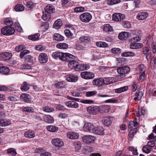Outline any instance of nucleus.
<instances>
[{"instance_id": "1", "label": "nucleus", "mask_w": 156, "mask_h": 156, "mask_svg": "<svg viewBox=\"0 0 156 156\" xmlns=\"http://www.w3.org/2000/svg\"><path fill=\"white\" fill-rule=\"evenodd\" d=\"M91 14L87 12H84L81 14L80 16V19L82 22L85 23H89L92 19Z\"/></svg>"}, {"instance_id": "25", "label": "nucleus", "mask_w": 156, "mask_h": 156, "mask_svg": "<svg viewBox=\"0 0 156 156\" xmlns=\"http://www.w3.org/2000/svg\"><path fill=\"white\" fill-rule=\"evenodd\" d=\"M25 136L27 138H31L35 137L34 132L32 130L27 131L24 133Z\"/></svg>"}, {"instance_id": "9", "label": "nucleus", "mask_w": 156, "mask_h": 156, "mask_svg": "<svg viewBox=\"0 0 156 156\" xmlns=\"http://www.w3.org/2000/svg\"><path fill=\"white\" fill-rule=\"evenodd\" d=\"M94 127L92 123L90 122H86L84 124L83 128L85 131L92 133L93 128Z\"/></svg>"}, {"instance_id": "36", "label": "nucleus", "mask_w": 156, "mask_h": 156, "mask_svg": "<svg viewBox=\"0 0 156 156\" xmlns=\"http://www.w3.org/2000/svg\"><path fill=\"white\" fill-rule=\"evenodd\" d=\"M40 36L39 33H37L32 35H30L28 36V38L32 41H36L38 40Z\"/></svg>"}, {"instance_id": "26", "label": "nucleus", "mask_w": 156, "mask_h": 156, "mask_svg": "<svg viewBox=\"0 0 156 156\" xmlns=\"http://www.w3.org/2000/svg\"><path fill=\"white\" fill-rule=\"evenodd\" d=\"M129 33L126 32H122L119 34L118 37L120 40L126 39L129 37Z\"/></svg>"}, {"instance_id": "18", "label": "nucleus", "mask_w": 156, "mask_h": 156, "mask_svg": "<svg viewBox=\"0 0 156 156\" xmlns=\"http://www.w3.org/2000/svg\"><path fill=\"white\" fill-rule=\"evenodd\" d=\"M116 79L113 77H105L103 79V83L108 84L116 81Z\"/></svg>"}, {"instance_id": "50", "label": "nucleus", "mask_w": 156, "mask_h": 156, "mask_svg": "<svg viewBox=\"0 0 156 156\" xmlns=\"http://www.w3.org/2000/svg\"><path fill=\"white\" fill-rule=\"evenodd\" d=\"M24 6L21 4L17 5L14 8L15 10L16 11H22L24 10Z\"/></svg>"}, {"instance_id": "52", "label": "nucleus", "mask_w": 156, "mask_h": 156, "mask_svg": "<svg viewBox=\"0 0 156 156\" xmlns=\"http://www.w3.org/2000/svg\"><path fill=\"white\" fill-rule=\"evenodd\" d=\"M66 84L65 82L63 81H61L58 82V83L55 84V86L58 88H61V87H65Z\"/></svg>"}, {"instance_id": "49", "label": "nucleus", "mask_w": 156, "mask_h": 156, "mask_svg": "<svg viewBox=\"0 0 156 156\" xmlns=\"http://www.w3.org/2000/svg\"><path fill=\"white\" fill-rule=\"evenodd\" d=\"M96 45L97 46L100 48H105L108 46V44L107 43L104 42L102 41L97 42Z\"/></svg>"}, {"instance_id": "3", "label": "nucleus", "mask_w": 156, "mask_h": 156, "mask_svg": "<svg viewBox=\"0 0 156 156\" xmlns=\"http://www.w3.org/2000/svg\"><path fill=\"white\" fill-rule=\"evenodd\" d=\"M130 71V68L128 66L120 67L118 68L117 71L119 74H120L121 77H124L125 74L127 73Z\"/></svg>"}, {"instance_id": "27", "label": "nucleus", "mask_w": 156, "mask_h": 156, "mask_svg": "<svg viewBox=\"0 0 156 156\" xmlns=\"http://www.w3.org/2000/svg\"><path fill=\"white\" fill-rule=\"evenodd\" d=\"M92 83L94 85L101 86L103 83V79L101 78L95 79L93 80Z\"/></svg>"}, {"instance_id": "12", "label": "nucleus", "mask_w": 156, "mask_h": 156, "mask_svg": "<svg viewBox=\"0 0 156 156\" xmlns=\"http://www.w3.org/2000/svg\"><path fill=\"white\" fill-rule=\"evenodd\" d=\"M51 143L53 145L58 147H61L64 145L63 141L59 138L53 139L51 141Z\"/></svg>"}, {"instance_id": "62", "label": "nucleus", "mask_w": 156, "mask_h": 156, "mask_svg": "<svg viewBox=\"0 0 156 156\" xmlns=\"http://www.w3.org/2000/svg\"><path fill=\"white\" fill-rule=\"evenodd\" d=\"M111 52L112 53L114 54L120 53L121 52V49L119 48H114L111 49Z\"/></svg>"}, {"instance_id": "5", "label": "nucleus", "mask_w": 156, "mask_h": 156, "mask_svg": "<svg viewBox=\"0 0 156 156\" xmlns=\"http://www.w3.org/2000/svg\"><path fill=\"white\" fill-rule=\"evenodd\" d=\"M62 56L61 60L64 61H68L72 59H74L76 58L75 56L68 53L62 52Z\"/></svg>"}, {"instance_id": "13", "label": "nucleus", "mask_w": 156, "mask_h": 156, "mask_svg": "<svg viewBox=\"0 0 156 156\" xmlns=\"http://www.w3.org/2000/svg\"><path fill=\"white\" fill-rule=\"evenodd\" d=\"M99 112L101 113H107L110 110V107L108 105H104L98 107Z\"/></svg>"}, {"instance_id": "30", "label": "nucleus", "mask_w": 156, "mask_h": 156, "mask_svg": "<svg viewBox=\"0 0 156 156\" xmlns=\"http://www.w3.org/2000/svg\"><path fill=\"white\" fill-rule=\"evenodd\" d=\"M62 52L58 51L54 52L52 54V57L55 59H59L61 60V57L62 55Z\"/></svg>"}, {"instance_id": "23", "label": "nucleus", "mask_w": 156, "mask_h": 156, "mask_svg": "<svg viewBox=\"0 0 156 156\" xmlns=\"http://www.w3.org/2000/svg\"><path fill=\"white\" fill-rule=\"evenodd\" d=\"M90 68V65L88 64H79L77 71H82L85 70H87L89 69Z\"/></svg>"}, {"instance_id": "51", "label": "nucleus", "mask_w": 156, "mask_h": 156, "mask_svg": "<svg viewBox=\"0 0 156 156\" xmlns=\"http://www.w3.org/2000/svg\"><path fill=\"white\" fill-rule=\"evenodd\" d=\"M135 55L134 52H127L123 53L121 54V55L124 57H133Z\"/></svg>"}, {"instance_id": "6", "label": "nucleus", "mask_w": 156, "mask_h": 156, "mask_svg": "<svg viewBox=\"0 0 156 156\" xmlns=\"http://www.w3.org/2000/svg\"><path fill=\"white\" fill-rule=\"evenodd\" d=\"M124 15L121 13H115L112 16V19L116 22H120L125 19Z\"/></svg>"}, {"instance_id": "58", "label": "nucleus", "mask_w": 156, "mask_h": 156, "mask_svg": "<svg viewBox=\"0 0 156 156\" xmlns=\"http://www.w3.org/2000/svg\"><path fill=\"white\" fill-rule=\"evenodd\" d=\"M74 11L76 12H81L85 11V8L83 7H77L74 9Z\"/></svg>"}, {"instance_id": "29", "label": "nucleus", "mask_w": 156, "mask_h": 156, "mask_svg": "<svg viewBox=\"0 0 156 156\" xmlns=\"http://www.w3.org/2000/svg\"><path fill=\"white\" fill-rule=\"evenodd\" d=\"M62 21L60 19H58L54 23L53 27L55 29H58L62 27Z\"/></svg>"}, {"instance_id": "47", "label": "nucleus", "mask_w": 156, "mask_h": 156, "mask_svg": "<svg viewBox=\"0 0 156 156\" xmlns=\"http://www.w3.org/2000/svg\"><path fill=\"white\" fill-rule=\"evenodd\" d=\"M8 153L9 156H15L16 153L15 149L13 148H10L8 150Z\"/></svg>"}, {"instance_id": "63", "label": "nucleus", "mask_w": 156, "mask_h": 156, "mask_svg": "<svg viewBox=\"0 0 156 156\" xmlns=\"http://www.w3.org/2000/svg\"><path fill=\"white\" fill-rule=\"evenodd\" d=\"M75 48L78 50H81L84 49V47L82 45L79 44H76L75 45Z\"/></svg>"}, {"instance_id": "39", "label": "nucleus", "mask_w": 156, "mask_h": 156, "mask_svg": "<svg viewBox=\"0 0 156 156\" xmlns=\"http://www.w3.org/2000/svg\"><path fill=\"white\" fill-rule=\"evenodd\" d=\"M47 129L49 131L53 132L58 130V128L57 127L53 125L47 126Z\"/></svg>"}, {"instance_id": "45", "label": "nucleus", "mask_w": 156, "mask_h": 156, "mask_svg": "<svg viewBox=\"0 0 156 156\" xmlns=\"http://www.w3.org/2000/svg\"><path fill=\"white\" fill-rule=\"evenodd\" d=\"M142 150L146 154H149L151 152V148L147 145H146L143 147Z\"/></svg>"}, {"instance_id": "8", "label": "nucleus", "mask_w": 156, "mask_h": 156, "mask_svg": "<svg viewBox=\"0 0 156 156\" xmlns=\"http://www.w3.org/2000/svg\"><path fill=\"white\" fill-rule=\"evenodd\" d=\"M79 63L73 60L70 61L68 63V67L71 69H74L77 71Z\"/></svg>"}, {"instance_id": "60", "label": "nucleus", "mask_w": 156, "mask_h": 156, "mask_svg": "<svg viewBox=\"0 0 156 156\" xmlns=\"http://www.w3.org/2000/svg\"><path fill=\"white\" fill-rule=\"evenodd\" d=\"M64 33L66 36L70 38L73 36V34L71 32L70 30L69 29L65 30L64 31Z\"/></svg>"}, {"instance_id": "55", "label": "nucleus", "mask_w": 156, "mask_h": 156, "mask_svg": "<svg viewBox=\"0 0 156 156\" xmlns=\"http://www.w3.org/2000/svg\"><path fill=\"white\" fill-rule=\"evenodd\" d=\"M122 25L124 28H130L131 27V24L129 21H125L123 22Z\"/></svg>"}, {"instance_id": "41", "label": "nucleus", "mask_w": 156, "mask_h": 156, "mask_svg": "<svg viewBox=\"0 0 156 156\" xmlns=\"http://www.w3.org/2000/svg\"><path fill=\"white\" fill-rule=\"evenodd\" d=\"M54 39L58 41H61L64 40V37L61 36L60 34L55 33L53 35Z\"/></svg>"}, {"instance_id": "38", "label": "nucleus", "mask_w": 156, "mask_h": 156, "mask_svg": "<svg viewBox=\"0 0 156 156\" xmlns=\"http://www.w3.org/2000/svg\"><path fill=\"white\" fill-rule=\"evenodd\" d=\"M57 48L61 49H66L68 48V45L66 43H60L56 45Z\"/></svg>"}, {"instance_id": "31", "label": "nucleus", "mask_w": 156, "mask_h": 156, "mask_svg": "<svg viewBox=\"0 0 156 156\" xmlns=\"http://www.w3.org/2000/svg\"><path fill=\"white\" fill-rule=\"evenodd\" d=\"M103 123L106 126H110L111 123V117H104L102 119Z\"/></svg>"}, {"instance_id": "54", "label": "nucleus", "mask_w": 156, "mask_h": 156, "mask_svg": "<svg viewBox=\"0 0 156 156\" xmlns=\"http://www.w3.org/2000/svg\"><path fill=\"white\" fill-rule=\"evenodd\" d=\"M4 23L5 25L11 26L12 25V19L10 18H7L5 19Z\"/></svg>"}, {"instance_id": "7", "label": "nucleus", "mask_w": 156, "mask_h": 156, "mask_svg": "<svg viewBox=\"0 0 156 156\" xmlns=\"http://www.w3.org/2000/svg\"><path fill=\"white\" fill-rule=\"evenodd\" d=\"M88 112L90 114L96 115L99 112L98 107L92 106L87 108Z\"/></svg>"}, {"instance_id": "37", "label": "nucleus", "mask_w": 156, "mask_h": 156, "mask_svg": "<svg viewBox=\"0 0 156 156\" xmlns=\"http://www.w3.org/2000/svg\"><path fill=\"white\" fill-rule=\"evenodd\" d=\"M21 99L26 102H28L30 100V98L29 94H23L20 96Z\"/></svg>"}, {"instance_id": "34", "label": "nucleus", "mask_w": 156, "mask_h": 156, "mask_svg": "<svg viewBox=\"0 0 156 156\" xmlns=\"http://www.w3.org/2000/svg\"><path fill=\"white\" fill-rule=\"evenodd\" d=\"M44 118L45 122L48 123H51L54 122L53 118L50 115H46Z\"/></svg>"}, {"instance_id": "24", "label": "nucleus", "mask_w": 156, "mask_h": 156, "mask_svg": "<svg viewBox=\"0 0 156 156\" xmlns=\"http://www.w3.org/2000/svg\"><path fill=\"white\" fill-rule=\"evenodd\" d=\"M143 47V44L141 43H131L130 48L132 49H137Z\"/></svg>"}, {"instance_id": "15", "label": "nucleus", "mask_w": 156, "mask_h": 156, "mask_svg": "<svg viewBox=\"0 0 156 156\" xmlns=\"http://www.w3.org/2000/svg\"><path fill=\"white\" fill-rule=\"evenodd\" d=\"M92 133L98 135H102L104 134V129L101 127H94L93 128Z\"/></svg>"}, {"instance_id": "35", "label": "nucleus", "mask_w": 156, "mask_h": 156, "mask_svg": "<svg viewBox=\"0 0 156 156\" xmlns=\"http://www.w3.org/2000/svg\"><path fill=\"white\" fill-rule=\"evenodd\" d=\"M9 72V69L7 67L2 66L0 68V73L2 74H7Z\"/></svg>"}, {"instance_id": "48", "label": "nucleus", "mask_w": 156, "mask_h": 156, "mask_svg": "<svg viewBox=\"0 0 156 156\" xmlns=\"http://www.w3.org/2000/svg\"><path fill=\"white\" fill-rule=\"evenodd\" d=\"M51 15L49 13L43 14L42 18L43 20L45 21H48L51 18Z\"/></svg>"}, {"instance_id": "40", "label": "nucleus", "mask_w": 156, "mask_h": 156, "mask_svg": "<svg viewBox=\"0 0 156 156\" xmlns=\"http://www.w3.org/2000/svg\"><path fill=\"white\" fill-rule=\"evenodd\" d=\"M79 40L81 42L86 43L89 42L90 39L88 36H82L80 37Z\"/></svg>"}, {"instance_id": "2", "label": "nucleus", "mask_w": 156, "mask_h": 156, "mask_svg": "<svg viewBox=\"0 0 156 156\" xmlns=\"http://www.w3.org/2000/svg\"><path fill=\"white\" fill-rule=\"evenodd\" d=\"M15 30L13 28L8 26L5 27L1 30L2 34L5 35L13 34Z\"/></svg>"}, {"instance_id": "43", "label": "nucleus", "mask_w": 156, "mask_h": 156, "mask_svg": "<svg viewBox=\"0 0 156 156\" xmlns=\"http://www.w3.org/2000/svg\"><path fill=\"white\" fill-rule=\"evenodd\" d=\"M103 30L106 32H110L112 30L113 28L109 24H106L104 25Z\"/></svg>"}, {"instance_id": "56", "label": "nucleus", "mask_w": 156, "mask_h": 156, "mask_svg": "<svg viewBox=\"0 0 156 156\" xmlns=\"http://www.w3.org/2000/svg\"><path fill=\"white\" fill-rule=\"evenodd\" d=\"M29 51L27 50H24L22 51L20 53V57L21 58H23V57L29 53Z\"/></svg>"}, {"instance_id": "32", "label": "nucleus", "mask_w": 156, "mask_h": 156, "mask_svg": "<svg viewBox=\"0 0 156 156\" xmlns=\"http://www.w3.org/2000/svg\"><path fill=\"white\" fill-rule=\"evenodd\" d=\"M143 95V94L142 91H137L135 94V97L134 100L135 101H140L141 98Z\"/></svg>"}, {"instance_id": "28", "label": "nucleus", "mask_w": 156, "mask_h": 156, "mask_svg": "<svg viewBox=\"0 0 156 156\" xmlns=\"http://www.w3.org/2000/svg\"><path fill=\"white\" fill-rule=\"evenodd\" d=\"M11 123V122L9 119H0V126H6L10 125Z\"/></svg>"}, {"instance_id": "53", "label": "nucleus", "mask_w": 156, "mask_h": 156, "mask_svg": "<svg viewBox=\"0 0 156 156\" xmlns=\"http://www.w3.org/2000/svg\"><path fill=\"white\" fill-rule=\"evenodd\" d=\"M45 48V46L43 44H38L35 47V49L39 51H42L44 50Z\"/></svg>"}, {"instance_id": "21", "label": "nucleus", "mask_w": 156, "mask_h": 156, "mask_svg": "<svg viewBox=\"0 0 156 156\" xmlns=\"http://www.w3.org/2000/svg\"><path fill=\"white\" fill-rule=\"evenodd\" d=\"M1 55L3 60L4 61L9 60L12 56V53L7 52L2 53Z\"/></svg>"}, {"instance_id": "57", "label": "nucleus", "mask_w": 156, "mask_h": 156, "mask_svg": "<svg viewBox=\"0 0 156 156\" xmlns=\"http://www.w3.org/2000/svg\"><path fill=\"white\" fill-rule=\"evenodd\" d=\"M43 111L47 112H50L54 111V109L52 108H50L48 107H43Z\"/></svg>"}, {"instance_id": "59", "label": "nucleus", "mask_w": 156, "mask_h": 156, "mask_svg": "<svg viewBox=\"0 0 156 156\" xmlns=\"http://www.w3.org/2000/svg\"><path fill=\"white\" fill-rule=\"evenodd\" d=\"M34 110V109L32 107H25L23 109V112H33Z\"/></svg>"}, {"instance_id": "4", "label": "nucleus", "mask_w": 156, "mask_h": 156, "mask_svg": "<svg viewBox=\"0 0 156 156\" xmlns=\"http://www.w3.org/2000/svg\"><path fill=\"white\" fill-rule=\"evenodd\" d=\"M80 75L82 78L86 80L93 79L94 77V74L92 73L87 71H83L80 73Z\"/></svg>"}, {"instance_id": "11", "label": "nucleus", "mask_w": 156, "mask_h": 156, "mask_svg": "<svg viewBox=\"0 0 156 156\" xmlns=\"http://www.w3.org/2000/svg\"><path fill=\"white\" fill-rule=\"evenodd\" d=\"M65 79L69 82H75L78 80V77L75 75H69L65 76Z\"/></svg>"}, {"instance_id": "20", "label": "nucleus", "mask_w": 156, "mask_h": 156, "mask_svg": "<svg viewBox=\"0 0 156 156\" xmlns=\"http://www.w3.org/2000/svg\"><path fill=\"white\" fill-rule=\"evenodd\" d=\"M143 53L146 55V58H150L151 57V52L150 48L148 47H145L143 49Z\"/></svg>"}, {"instance_id": "10", "label": "nucleus", "mask_w": 156, "mask_h": 156, "mask_svg": "<svg viewBox=\"0 0 156 156\" xmlns=\"http://www.w3.org/2000/svg\"><path fill=\"white\" fill-rule=\"evenodd\" d=\"M83 142L86 143H91L94 141L95 138L94 137L91 135L85 136L82 139Z\"/></svg>"}, {"instance_id": "16", "label": "nucleus", "mask_w": 156, "mask_h": 156, "mask_svg": "<svg viewBox=\"0 0 156 156\" xmlns=\"http://www.w3.org/2000/svg\"><path fill=\"white\" fill-rule=\"evenodd\" d=\"M67 136L68 138L71 139H77L79 138V135L76 133L73 132H68Z\"/></svg>"}, {"instance_id": "17", "label": "nucleus", "mask_w": 156, "mask_h": 156, "mask_svg": "<svg viewBox=\"0 0 156 156\" xmlns=\"http://www.w3.org/2000/svg\"><path fill=\"white\" fill-rule=\"evenodd\" d=\"M44 10L45 12L49 14L54 13L55 10L54 6L50 4L46 5L44 8Z\"/></svg>"}, {"instance_id": "14", "label": "nucleus", "mask_w": 156, "mask_h": 156, "mask_svg": "<svg viewBox=\"0 0 156 156\" xmlns=\"http://www.w3.org/2000/svg\"><path fill=\"white\" fill-rule=\"evenodd\" d=\"M39 59L41 63H46L48 61L47 55L45 53H42L39 55Z\"/></svg>"}, {"instance_id": "33", "label": "nucleus", "mask_w": 156, "mask_h": 156, "mask_svg": "<svg viewBox=\"0 0 156 156\" xmlns=\"http://www.w3.org/2000/svg\"><path fill=\"white\" fill-rule=\"evenodd\" d=\"M29 84L26 82H23L21 87V89L22 91H27L29 89Z\"/></svg>"}, {"instance_id": "61", "label": "nucleus", "mask_w": 156, "mask_h": 156, "mask_svg": "<svg viewBox=\"0 0 156 156\" xmlns=\"http://www.w3.org/2000/svg\"><path fill=\"white\" fill-rule=\"evenodd\" d=\"M49 27V24L47 22L44 23L43 25L41 26V28L43 29L44 31L47 30Z\"/></svg>"}, {"instance_id": "46", "label": "nucleus", "mask_w": 156, "mask_h": 156, "mask_svg": "<svg viewBox=\"0 0 156 156\" xmlns=\"http://www.w3.org/2000/svg\"><path fill=\"white\" fill-rule=\"evenodd\" d=\"M121 2V0H107V3L109 5H112L118 4Z\"/></svg>"}, {"instance_id": "44", "label": "nucleus", "mask_w": 156, "mask_h": 156, "mask_svg": "<svg viewBox=\"0 0 156 156\" xmlns=\"http://www.w3.org/2000/svg\"><path fill=\"white\" fill-rule=\"evenodd\" d=\"M138 123L136 121H131L129 122L128 126L129 129L132 130V129L134 127H137Z\"/></svg>"}, {"instance_id": "19", "label": "nucleus", "mask_w": 156, "mask_h": 156, "mask_svg": "<svg viewBox=\"0 0 156 156\" xmlns=\"http://www.w3.org/2000/svg\"><path fill=\"white\" fill-rule=\"evenodd\" d=\"M65 104L67 107L69 108H76L79 107L78 103L74 101H68L66 102Z\"/></svg>"}, {"instance_id": "64", "label": "nucleus", "mask_w": 156, "mask_h": 156, "mask_svg": "<svg viewBox=\"0 0 156 156\" xmlns=\"http://www.w3.org/2000/svg\"><path fill=\"white\" fill-rule=\"evenodd\" d=\"M35 5V3H34L31 2H27L26 5V6L29 9H32L34 8Z\"/></svg>"}, {"instance_id": "22", "label": "nucleus", "mask_w": 156, "mask_h": 156, "mask_svg": "<svg viewBox=\"0 0 156 156\" xmlns=\"http://www.w3.org/2000/svg\"><path fill=\"white\" fill-rule=\"evenodd\" d=\"M148 15L147 12H142L139 13L137 16L136 18L140 20H143L145 19Z\"/></svg>"}, {"instance_id": "42", "label": "nucleus", "mask_w": 156, "mask_h": 156, "mask_svg": "<svg viewBox=\"0 0 156 156\" xmlns=\"http://www.w3.org/2000/svg\"><path fill=\"white\" fill-rule=\"evenodd\" d=\"M128 89L127 86H124L115 90V92L117 93H119L126 90Z\"/></svg>"}]
</instances>
